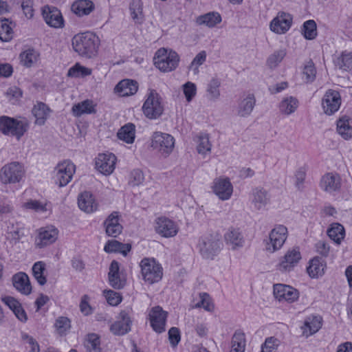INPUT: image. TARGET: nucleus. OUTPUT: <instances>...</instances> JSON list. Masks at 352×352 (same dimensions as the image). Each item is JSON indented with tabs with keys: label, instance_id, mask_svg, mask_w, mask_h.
<instances>
[{
	"label": "nucleus",
	"instance_id": "obj_1",
	"mask_svg": "<svg viewBox=\"0 0 352 352\" xmlns=\"http://www.w3.org/2000/svg\"><path fill=\"white\" fill-rule=\"evenodd\" d=\"M73 50L80 56L91 58L98 51L100 39L95 34L86 32L76 34L72 39Z\"/></svg>",
	"mask_w": 352,
	"mask_h": 352
},
{
	"label": "nucleus",
	"instance_id": "obj_2",
	"mask_svg": "<svg viewBox=\"0 0 352 352\" xmlns=\"http://www.w3.org/2000/svg\"><path fill=\"white\" fill-rule=\"evenodd\" d=\"M29 122L24 118H11L0 116V131L5 135L15 137L19 140L27 132Z\"/></svg>",
	"mask_w": 352,
	"mask_h": 352
},
{
	"label": "nucleus",
	"instance_id": "obj_3",
	"mask_svg": "<svg viewBox=\"0 0 352 352\" xmlns=\"http://www.w3.org/2000/svg\"><path fill=\"white\" fill-rule=\"evenodd\" d=\"M179 63L177 53L170 49L162 47L157 50L153 58L154 65L162 72L175 70Z\"/></svg>",
	"mask_w": 352,
	"mask_h": 352
},
{
	"label": "nucleus",
	"instance_id": "obj_4",
	"mask_svg": "<svg viewBox=\"0 0 352 352\" xmlns=\"http://www.w3.org/2000/svg\"><path fill=\"white\" fill-rule=\"evenodd\" d=\"M140 274L143 280L148 285L160 282L163 277L161 264L153 258H144L140 263Z\"/></svg>",
	"mask_w": 352,
	"mask_h": 352
},
{
	"label": "nucleus",
	"instance_id": "obj_5",
	"mask_svg": "<svg viewBox=\"0 0 352 352\" xmlns=\"http://www.w3.org/2000/svg\"><path fill=\"white\" fill-rule=\"evenodd\" d=\"M175 145V140L169 133L155 131L151 137V147L165 157H168L173 152Z\"/></svg>",
	"mask_w": 352,
	"mask_h": 352
},
{
	"label": "nucleus",
	"instance_id": "obj_6",
	"mask_svg": "<svg viewBox=\"0 0 352 352\" xmlns=\"http://www.w3.org/2000/svg\"><path fill=\"white\" fill-rule=\"evenodd\" d=\"M144 115L148 119H157L164 111L162 98L154 89H149L142 107Z\"/></svg>",
	"mask_w": 352,
	"mask_h": 352
},
{
	"label": "nucleus",
	"instance_id": "obj_7",
	"mask_svg": "<svg viewBox=\"0 0 352 352\" xmlns=\"http://www.w3.org/2000/svg\"><path fill=\"white\" fill-rule=\"evenodd\" d=\"M23 166L18 162L6 164L0 169V181L3 184L20 182L25 175Z\"/></svg>",
	"mask_w": 352,
	"mask_h": 352
},
{
	"label": "nucleus",
	"instance_id": "obj_8",
	"mask_svg": "<svg viewBox=\"0 0 352 352\" xmlns=\"http://www.w3.org/2000/svg\"><path fill=\"white\" fill-rule=\"evenodd\" d=\"M75 172L76 165L70 160H63L59 162L54 169V182L59 187L65 186L72 181Z\"/></svg>",
	"mask_w": 352,
	"mask_h": 352
},
{
	"label": "nucleus",
	"instance_id": "obj_9",
	"mask_svg": "<svg viewBox=\"0 0 352 352\" xmlns=\"http://www.w3.org/2000/svg\"><path fill=\"white\" fill-rule=\"evenodd\" d=\"M221 236L215 232L204 236L200 252L204 258L213 259L222 250Z\"/></svg>",
	"mask_w": 352,
	"mask_h": 352
},
{
	"label": "nucleus",
	"instance_id": "obj_10",
	"mask_svg": "<svg viewBox=\"0 0 352 352\" xmlns=\"http://www.w3.org/2000/svg\"><path fill=\"white\" fill-rule=\"evenodd\" d=\"M59 231L52 225L36 230L34 239L36 248L41 249L54 243L58 238Z\"/></svg>",
	"mask_w": 352,
	"mask_h": 352
},
{
	"label": "nucleus",
	"instance_id": "obj_11",
	"mask_svg": "<svg viewBox=\"0 0 352 352\" xmlns=\"http://www.w3.org/2000/svg\"><path fill=\"white\" fill-rule=\"evenodd\" d=\"M287 237V229L285 226H276L270 233L269 239L265 244L267 251L273 253L280 250Z\"/></svg>",
	"mask_w": 352,
	"mask_h": 352
},
{
	"label": "nucleus",
	"instance_id": "obj_12",
	"mask_svg": "<svg viewBox=\"0 0 352 352\" xmlns=\"http://www.w3.org/2000/svg\"><path fill=\"white\" fill-rule=\"evenodd\" d=\"M117 158L111 153H101L95 160V167L104 175H110L115 170Z\"/></svg>",
	"mask_w": 352,
	"mask_h": 352
},
{
	"label": "nucleus",
	"instance_id": "obj_13",
	"mask_svg": "<svg viewBox=\"0 0 352 352\" xmlns=\"http://www.w3.org/2000/svg\"><path fill=\"white\" fill-rule=\"evenodd\" d=\"M154 228L157 234L166 238L175 236L179 230L177 225L174 221L164 217L155 219Z\"/></svg>",
	"mask_w": 352,
	"mask_h": 352
},
{
	"label": "nucleus",
	"instance_id": "obj_14",
	"mask_svg": "<svg viewBox=\"0 0 352 352\" xmlns=\"http://www.w3.org/2000/svg\"><path fill=\"white\" fill-rule=\"evenodd\" d=\"M42 16L45 23L54 28H62L64 19L60 11L54 6H45L41 9Z\"/></svg>",
	"mask_w": 352,
	"mask_h": 352
},
{
	"label": "nucleus",
	"instance_id": "obj_15",
	"mask_svg": "<svg viewBox=\"0 0 352 352\" xmlns=\"http://www.w3.org/2000/svg\"><path fill=\"white\" fill-rule=\"evenodd\" d=\"M274 296L278 301L294 302L298 300L299 292L295 288L283 284L274 285Z\"/></svg>",
	"mask_w": 352,
	"mask_h": 352
},
{
	"label": "nucleus",
	"instance_id": "obj_16",
	"mask_svg": "<svg viewBox=\"0 0 352 352\" xmlns=\"http://www.w3.org/2000/svg\"><path fill=\"white\" fill-rule=\"evenodd\" d=\"M271 196L269 192L262 187L254 188L250 195V200L254 208L261 210L270 203Z\"/></svg>",
	"mask_w": 352,
	"mask_h": 352
},
{
	"label": "nucleus",
	"instance_id": "obj_17",
	"mask_svg": "<svg viewBox=\"0 0 352 352\" xmlns=\"http://www.w3.org/2000/svg\"><path fill=\"white\" fill-rule=\"evenodd\" d=\"M167 312L160 306L153 307L148 314V319L153 329L157 333L165 331Z\"/></svg>",
	"mask_w": 352,
	"mask_h": 352
},
{
	"label": "nucleus",
	"instance_id": "obj_18",
	"mask_svg": "<svg viewBox=\"0 0 352 352\" xmlns=\"http://www.w3.org/2000/svg\"><path fill=\"white\" fill-rule=\"evenodd\" d=\"M341 104V98L338 91L328 90L322 99V109L327 115H332L336 112Z\"/></svg>",
	"mask_w": 352,
	"mask_h": 352
},
{
	"label": "nucleus",
	"instance_id": "obj_19",
	"mask_svg": "<svg viewBox=\"0 0 352 352\" xmlns=\"http://www.w3.org/2000/svg\"><path fill=\"white\" fill-rule=\"evenodd\" d=\"M213 191L219 199L228 200L233 193V186L228 177H218L214 181Z\"/></svg>",
	"mask_w": 352,
	"mask_h": 352
},
{
	"label": "nucleus",
	"instance_id": "obj_20",
	"mask_svg": "<svg viewBox=\"0 0 352 352\" xmlns=\"http://www.w3.org/2000/svg\"><path fill=\"white\" fill-rule=\"evenodd\" d=\"M301 259V254L298 249L289 250L281 258L278 265V270L283 272L291 271Z\"/></svg>",
	"mask_w": 352,
	"mask_h": 352
},
{
	"label": "nucleus",
	"instance_id": "obj_21",
	"mask_svg": "<svg viewBox=\"0 0 352 352\" xmlns=\"http://www.w3.org/2000/svg\"><path fill=\"white\" fill-rule=\"evenodd\" d=\"M131 320L129 312L124 310L119 314V320L113 323L110 327V331L114 335H124L131 330Z\"/></svg>",
	"mask_w": 352,
	"mask_h": 352
},
{
	"label": "nucleus",
	"instance_id": "obj_22",
	"mask_svg": "<svg viewBox=\"0 0 352 352\" xmlns=\"http://www.w3.org/2000/svg\"><path fill=\"white\" fill-rule=\"evenodd\" d=\"M78 205L82 211L87 214L96 212L98 208L95 197L88 191H85L78 195Z\"/></svg>",
	"mask_w": 352,
	"mask_h": 352
},
{
	"label": "nucleus",
	"instance_id": "obj_23",
	"mask_svg": "<svg viewBox=\"0 0 352 352\" xmlns=\"http://www.w3.org/2000/svg\"><path fill=\"white\" fill-rule=\"evenodd\" d=\"M321 188L327 192L333 193L338 191L341 187V179L338 174L328 173L320 180Z\"/></svg>",
	"mask_w": 352,
	"mask_h": 352
},
{
	"label": "nucleus",
	"instance_id": "obj_24",
	"mask_svg": "<svg viewBox=\"0 0 352 352\" xmlns=\"http://www.w3.org/2000/svg\"><path fill=\"white\" fill-rule=\"evenodd\" d=\"M224 240L232 250L241 248L245 243L243 235L238 228H230L224 234Z\"/></svg>",
	"mask_w": 352,
	"mask_h": 352
},
{
	"label": "nucleus",
	"instance_id": "obj_25",
	"mask_svg": "<svg viewBox=\"0 0 352 352\" xmlns=\"http://www.w3.org/2000/svg\"><path fill=\"white\" fill-rule=\"evenodd\" d=\"M291 15L285 12L278 14L270 23V30L277 34L286 32L292 25Z\"/></svg>",
	"mask_w": 352,
	"mask_h": 352
},
{
	"label": "nucleus",
	"instance_id": "obj_26",
	"mask_svg": "<svg viewBox=\"0 0 352 352\" xmlns=\"http://www.w3.org/2000/svg\"><path fill=\"white\" fill-rule=\"evenodd\" d=\"M256 104L254 95L248 94L239 102L236 114L241 118H247L252 113Z\"/></svg>",
	"mask_w": 352,
	"mask_h": 352
},
{
	"label": "nucleus",
	"instance_id": "obj_27",
	"mask_svg": "<svg viewBox=\"0 0 352 352\" xmlns=\"http://www.w3.org/2000/svg\"><path fill=\"white\" fill-rule=\"evenodd\" d=\"M138 90V84L131 79L120 81L114 88L115 93L121 97H126L135 94Z\"/></svg>",
	"mask_w": 352,
	"mask_h": 352
},
{
	"label": "nucleus",
	"instance_id": "obj_28",
	"mask_svg": "<svg viewBox=\"0 0 352 352\" xmlns=\"http://www.w3.org/2000/svg\"><path fill=\"white\" fill-rule=\"evenodd\" d=\"M14 288L24 295H29L32 292V286L28 276L24 272L14 274L12 278Z\"/></svg>",
	"mask_w": 352,
	"mask_h": 352
},
{
	"label": "nucleus",
	"instance_id": "obj_29",
	"mask_svg": "<svg viewBox=\"0 0 352 352\" xmlns=\"http://www.w3.org/2000/svg\"><path fill=\"white\" fill-rule=\"evenodd\" d=\"M105 231L108 236L116 237L122 230V226L119 223V215L113 212L109 215L104 221Z\"/></svg>",
	"mask_w": 352,
	"mask_h": 352
},
{
	"label": "nucleus",
	"instance_id": "obj_30",
	"mask_svg": "<svg viewBox=\"0 0 352 352\" xmlns=\"http://www.w3.org/2000/svg\"><path fill=\"white\" fill-rule=\"evenodd\" d=\"M96 104L91 100H85L73 105L72 112L76 117L83 114H91L96 112Z\"/></svg>",
	"mask_w": 352,
	"mask_h": 352
},
{
	"label": "nucleus",
	"instance_id": "obj_31",
	"mask_svg": "<svg viewBox=\"0 0 352 352\" xmlns=\"http://www.w3.org/2000/svg\"><path fill=\"white\" fill-rule=\"evenodd\" d=\"M94 8V3L90 0L75 1L71 7L72 11L78 16L89 15Z\"/></svg>",
	"mask_w": 352,
	"mask_h": 352
},
{
	"label": "nucleus",
	"instance_id": "obj_32",
	"mask_svg": "<svg viewBox=\"0 0 352 352\" xmlns=\"http://www.w3.org/2000/svg\"><path fill=\"white\" fill-rule=\"evenodd\" d=\"M212 143L210 141L209 134L201 133L199 134V160H205L204 162L210 161L211 157Z\"/></svg>",
	"mask_w": 352,
	"mask_h": 352
},
{
	"label": "nucleus",
	"instance_id": "obj_33",
	"mask_svg": "<svg viewBox=\"0 0 352 352\" xmlns=\"http://www.w3.org/2000/svg\"><path fill=\"white\" fill-rule=\"evenodd\" d=\"M326 264L320 257H314L309 261V265L307 268L309 276L316 278L322 276L324 274Z\"/></svg>",
	"mask_w": 352,
	"mask_h": 352
},
{
	"label": "nucleus",
	"instance_id": "obj_34",
	"mask_svg": "<svg viewBox=\"0 0 352 352\" xmlns=\"http://www.w3.org/2000/svg\"><path fill=\"white\" fill-rule=\"evenodd\" d=\"M32 111L35 118L34 123L42 126L49 117L50 109L45 104L38 102L34 106Z\"/></svg>",
	"mask_w": 352,
	"mask_h": 352
},
{
	"label": "nucleus",
	"instance_id": "obj_35",
	"mask_svg": "<svg viewBox=\"0 0 352 352\" xmlns=\"http://www.w3.org/2000/svg\"><path fill=\"white\" fill-rule=\"evenodd\" d=\"M130 15L135 23L141 24L144 20L143 2L142 0H131L129 4Z\"/></svg>",
	"mask_w": 352,
	"mask_h": 352
},
{
	"label": "nucleus",
	"instance_id": "obj_36",
	"mask_svg": "<svg viewBox=\"0 0 352 352\" xmlns=\"http://www.w3.org/2000/svg\"><path fill=\"white\" fill-rule=\"evenodd\" d=\"M245 346V333L241 331H236L231 338L230 352H244Z\"/></svg>",
	"mask_w": 352,
	"mask_h": 352
},
{
	"label": "nucleus",
	"instance_id": "obj_37",
	"mask_svg": "<svg viewBox=\"0 0 352 352\" xmlns=\"http://www.w3.org/2000/svg\"><path fill=\"white\" fill-rule=\"evenodd\" d=\"M118 138L127 144H132L135 138V126L128 123L122 126L118 132Z\"/></svg>",
	"mask_w": 352,
	"mask_h": 352
},
{
	"label": "nucleus",
	"instance_id": "obj_38",
	"mask_svg": "<svg viewBox=\"0 0 352 352\" xmlns=\"http://www.w3.org/2000/svg\"><path fill=\"white\" fill-rule=\"evenodd\" d=\"M21 63L26 67H31L36 64L39 59V54L32 48L23 51L19 55Z\"/></svg>",
	"mask_w": 352,
	"mask_h": 352
},
{
	"label": "nucleus",
	"instance_id": "obj_39",
	"mask_svg": "<svg viewBox=\"0 0 352 352\" xmlns=\"http://www.w3.org/2000/svg\"><path fill=\"white\" fill-rule=\"evenodd\" d=\"M131 246L129 243L123 244L116 240L109 241L104 245V250L106 252H120L124 255L131 250Z\"/></svg>",
	"mask_w": 352,
	"mask_h": 352
},
{
	"label": "nucleus",
	"instance_id": "obj_40",
	"mask_svg": "<svg viewBox=\"0 0 352 352\" xmlns=\"http://www.w3.org/2000/svg\"><path fill=\"white\" fill-rule=\"evenodd\" d=\"M327 234L331 239L340 244L345 235L344 226L339 223H331L327 230Z\"/></svg>",
	"mask_w": 352,
	"mask_h": 352
},
{
	"label": "nucleus",
	"instance_id": "obj_41",
	"mask_svg": "<svg viewBox=\"0 0 352 352\" xmlns=\"http://www.w3.org/2000/svg\"><path fill=\"white\" fill-rule=\"evenodd\" d=\"M322 326V318L319 316H311L305 319L304 331H309V334L316 333Z\"/></svg>",
	"mask_w": 352,
	"mask_h": 352
},
{
	"label": "nucleus",
	"instance_id": "obj_42",
	"mask_svg": "<svg viewBox=\"0 0 352 352\" xmlns=\"http://www.w3.org/2000/svg\"><path fill=\"white\" fill-rule=\"evenodd\" d=\"M220 80L217 78H212L208 82L206 88V97L208 100L216 101L220 97L219 87Z\"/></svg>",
	"mask_w": 352,
	"mask_h": 352
},
{
	"label": "nucleus",
	"instance_id": "obj_43",
	"mask_svg": "<svg viewBox=\"0 0 352 352\" xmlns=\"http://www.w3.org/2000/svg\"><path fill=\"white\" fill-rule=\"evenodd\" d=\"M338 133L345 140L352 138V126L349 124V118L344 116L337 122Z\"/></svg>",
	"mask_w": 352,
	"mask_h": 352
},
{
	"label": "nucleus",
	"instance_id": "obj_44",
	"mask_svg": "<svg viewBox=\"0 0 352 352\" xmlns=\"http://www.w3.org/2000/svg\"><path fill=\"white\" fill-rule=\"evenodd\" d=\"M91 73V69L85 67L78 63H76L74 65L69 69L67 75L70 78H78L90 76Z\"/></svg>",
	"mask_w": 352,
	"mask_h": 352
},
{
	"label": "nucleus",
	"instance_id": "obj_45",
	"mask_svg": "<svg viewBox=\"0 0 352 352\" xmlns=\"http://www.w3.org/2000/svg\"><path fill=\"white\" fill-rule=\"evenodd\" d=\"M298 107V100L293 97L284 98L280 104V111L285 115H290L295 112Z\"/></svg>",
	"mask_w": 352,
	"mask_h": 352
},
{
	"label": "nucleus",
	"instance_id": "obj_46",
	"mask_svg": "<svg viewBox=\"0 0 352 352\" xmlns=\"http://www.w3.org/2000/svg\"><path fill=\"white\" fill-rule=\"evenodd\" d=\"M32 274L40 285H44L47 283L46 276L44 272L46 270V265L43 261L36 262L32 268Z\"/></svg>",
	"mask_w": 352,
	"mask_h": 352
},
{
	"label": "nucleus",
	"instance_id": "obj_47",
	"mask_svg": "<svg viewBox=\"0 0 352 352\" xmlns=\"http://www.w3.org/2000/svg\"><path fill=\"white\" fill-rule=\"evenodd\" d=\"M13 37L12 23L6 19L0 20V39L2 41H10Z\"/></svg>",
	"mask_w": 352,
	"mask_h": 352
},
{
	"label": "nucleus",
	"instance_id": "obj_48",
	"mask_svg": "<svg viewBox=\"0 0 352 352\" xmlns=\"http://www.w3.org/2000/svg\"><path fill=\"white\" fill-rule=\"evenodd\" d=\"M213 314L215 311V304L212 297L206 292L199 294V309Z\"/></svg>",
	"mask_w": 352,
	"mask_h": 352
},
{
	"label": "nucleus",
	"instance_id": "obj_49",
	"mask_svg": "<svg viewBox=\"0 0 352 352\" xmlns=\"http://www.w3.org/2000/svg\"><path fill=\"white\" fill-rule=\"evenodd\" d=\"M221 21V16L217 12H208L199 16V24L213 28Z\"/></svg>",
	"mask_w": 352,
	"mask_h": 352
},
{
	"label": "nucleus",
	"instance_id": "obj_50",
	"mask_svg": "<svg viewBox=\"0 0 352 352\" xmlns=\"http://www.w3.org/2000/svg\"><path fill=\"white\" fill-rule=\"evenodd\" d=\"M85 344L90 352H100V337L96 333L88 334Z\"/></svg>",
	"mask_w": 352,
	"mask_h": 352
},
{
	"label": "nucleus",
	"instance_id": "obj_51",
	"mask_svg": "<svg viewBox=\"0 0 352 352\" xmlns=\"http://www.w3.org/2000/svg\"><path fill=\"white\" fill-rule=\"evenodd\" d=\"M335 64L340 69L349 70L352 69V53L343 52L342 55L337 58Z\"/></svg>",
	"mask_w": 352,
	"mask_h": 352
},
{
	"label": "nucleus",
	"instance_id": "obj_52",
	"mask_svg": "<svg viewBox=\"0 0 352 352\" xmlns=\"http://www.w3.org/2000/svg\"><path fill=\"white\" fill-rule=\"evenodd\" d=\"M23 208L27 210H32L36 212H45L50 210L47 203H42L37 200H28L23 204Z\"/></svg>",
	"mask_w": 352,
	"mask_h": 352
},
{
	"label": "nucleus",
	"instance_id": "obj_53",
	"mask_svg": "<svg viewBox=\"0 0 352 352\" xmlns=\"http://www.w3.org/2000/svg\"><path fill=\"white\" fill-rule=\"evenodd\" d=\"M303 35L305 38L311 40L317 35L316 23L314 20H308L303 24Z\"/></svg>",
	"mask_w": 352,
	"mask_h": 352
},
{
	"label": "nucleus",
	"instance_id": "obj_54",
	"mask_svg": "<svg viewBox=\"0 0 352 352\" xmlns=\"http://www.w3.org/2000/svg\"><path fill=\"white\" fill-rule=\"evenodd\" d=\"M286 55L285 50L281 49L275 51L267 58V63L270 68H275L283 60Z\"/></svg>",
	"mask_w": 352,
	"mask_h": 352
},
{
	"label": "nucleus",
	"instance_id": "obj_55",
	"mask_svg": "<svg viewBox=\"0 0 352 352\" xmlns=\"http://www.w3.org/2000/svg\"><path fill=\"white\" fill-rule=\"evenodd\" d=\"M316 70L314 63L311 60L307 62L305 65L302 75L307 82H313L316 78Z\"/></svg>",
	"mask_w": 352,
	"mask_h": 352
},
{
	"label": "nucleus",
	"instance_id": "obj_56",
	"mask_svg": "<svg viewBox=\"0 0 352 352\" xmlns=\"http://www.w3.org/2000/svg\"><path fill=\"white\" fill-rule=\"evenodd\" d=\"M54 327L59 335H63L70 329V321L66 317H59L56 319Z\"/></svg>",
	"mask_w": 352,
	"mask_h": 352
},
{
	"label": "nucleus",
	"instance_id": "obj_57",
	"mask_svg": "<svg viewBox=\"0 0 352 352\" xmlns=\"http://www.w3.org/2000/svg\"><path fill=\"white\" fill-rule=\"evenodd\" d=\"M103 294L106 300L111 306H116L119 305L122 301V296L115 291L110 289L104 290Z\"/></svg>",
	"mask_w": 352,
	"mask_h": 352
},
{
	"label": "nucleus",
	"instance_id": "obj_58",
	"mask_svg": "<svg viewBox=\"0 0 352 352\" xmlns=\"http://www.w3.org/2000/svg\"><path fill=\"white\" fill-rule=\"evenodd\" d=\"M144 179L142 170L136 169L131 172L129 179V184L132 186H137L143 183Z\"/></svg>",
	"mask_w": 352,
	"mask_h": 352
},
{
	"label": "nucleus",
	"instance_id": "obj_59",
	"mask_svg": "<svg viewBox=\"0 0 352 352\" xmlns=\"http://www.w3.org/2000/svg\"><path fill=\"white\" fill-rule=\"evenodd\" d=\"M278 345V340L272 337L268 338L261 346V352H276Z\"/></svg>",
	"mask_w": 352,
	"mask_h": 352
},
{
	"label": "nucleus",
	"instance_id": "obj_60",
	"mask_svg": "<svg viewBox=\"0 0 352 352\" xmlns=\"http://www.w3.org/2000/svg\"><path fill=\"white\" fill-rule=\"evenodd\" d=\"M79 307L80 312L84 316H89L92 314L93 309L89 305V297L87 295H84L82 296Z\"/></svg>",
	"mask_w": 352,
	"mask_h": 352
},
{
	"label": "nucleus",
	"instance_id": "obj_61",
	"mask_svg": "<svg viewBox=\"0 0 352 352\" xmlns=\"http://www.w3.org/2000/svg\"><path fill=\"white\" fill-rule=\"evenodd\" d=\"M21 8L25 16L30 19L34 16V3L32 0H23L21 3Z\"/></svg>",
	"mask_w": 352,
	"mask_h": 352
},
{
	"label": "nucleus",
	"instance_id": "obj_62",
	"mask_svg": "<svg viewBox=\"0 0 352 352\" xmlns=\"http://www.w3.org/2000/svg\"><path fill=\"white\" fill-rule=\"evenodd\" d=\"M306 177V168L305 167L299 168L295 173V186L301 190L303 187V183Z\"/></svg>",
	"mask_w": 352,
	"mask_h": 352
},
{
	"label": "nucleus",
	"instance_id": "obj_63",
	"mask_svg": "<svg viewBox=\"0 0 352 352\" xmlns=\"http://www.w3.org/2000/svg\"><path fill=\"white\" fill-rule=\"evenodd\" d=\"M183 91L187 101H190L197 92L196 85L188 82L183 85Z\"/></svg>",
	"mask_w": 352,
	"mask_h": 352
},
{
	"label": "nucleus",
	"instance_id": "obj_64",
	"mask_svg": "<svg viewBox=\"0 0 352 352\" xmlns=\"http://www.w3.org/2000/svg\"><path fill=\"white\" fill-rule=\"evenodd\" d=\"M168 340L173 347H175L181 340L179 331L176 327H172L168 331Z\"/></svg>",
	"mask_w": 352,
	"mask_h": 352
}]
</instances>
